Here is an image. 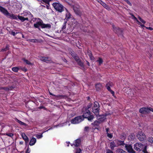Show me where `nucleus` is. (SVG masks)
<instances>
[{
  "label": "nucleus",
  "instance_id": "f257e3e1",
  "mask_svg": "<svg viewBox=\"0 0 153 153\" xmlns=\"http://www.w3.org/2000/svg\"><path fill=\"white\" fill-rule=\"evenodd\" d=\"M33 26L35 27L38 28L40 30V26H41L42 28H47L50 29L51 27V25L50 24H44L42 21L39 18L37 19L36 21V23H34Z\"/></svg>",
  "mask_w": 153,
  "mask_h": 153
},
{
  "label": "nucleus",
  "instance_id": "f03ea898",
  "mask_svg": "<svg viewBox=\"0 0 153 153\" xmlns=\"http://www.w3.org/2000/svg\"><path fill=\"white\" fill-rule=\"evenodd\" d=\"M134 149L137 151H142L144 153H148L146 151V146L141 143H137L135 144Z\"/></svg>",
  "mask_w": 153,
  "mask_h": 153
},
{
  "label": "nucleus",
  "instance_id": "7ed1b4c3",
  "mask_svg": "<svg viewBox=\"0 0 153 153\" xmlns=\"http://www.w3.org/2000/svg\"><path fill=\"white\" fill-rule=\"evenodd\" d=\"M0 11L7 17L13 19H17V16L9 13L7 9L0 6Z\"/></svg>",
  "mask_w": 153,
  "mask_h": 153
},
{
  "label": "nucleus",
  "instance_id": "20e7f679",
  "mask_svg": "<svg viewBox=\"0 0 153 153\" xmlns=\"http://www.w3.org/2000/svg\"><path fill=\"white\" fill-rule=\"evenodd\" d=\"M52 5L55 9L59 12L63 11L65 8L63 6L59 3H54Z\"/></svg>",
  "mask_w": 153,
  "mask_h": 153
},
{
  "label": "nucleus",
  "instance_id": "39448f33",
  "mask_svg": "<svg viewBox=\"0 0 153 153\" xmlns=\"http://www.w3.org/2000/svg\"><path fill=\"white\" fill-rule=\"evenodd\" d=\"M100 110V105L99 103L97 102H95L94 106L92 108V111L97 116L99 114Z\"/></svg>",
  "mask_w": 153,
  "mask_h": 153
},
{
  "label": "nucleus",
  "instance_id": "423d86ee",
  "mask_svg": "<svg viewBox=\"0 0 153 153\" xmlns=\"http://www.w3.org/2000/svg\"><path fill=\"white\" fill-rule=\"evenodd\" d=\"M150 111L153 112V108L148 107H143L140 108L139 111L140 113L143 114H148L150 112Z\"/></svg>",
  "mask_w": 153,
  "mask_h": 153
},
{
  "label": "nucleus",
  "instance_id": "0eeeda50",
  "mask_svg": "<svg viewBox=\"0 0 153 153\" xmlns=\"http://www.w3.org/2000/svg\"><path fill=\"white\" fill-rule=\"evenodd\" d=\"M112 27L113 31L117 34L118 36L121 37L123 36V30L121 29L118 27H115L114 25H112Z\"/></svg>",
  "mask_w": 153,
  "mask_h": 153
},
{
  "label": "nucleus",
  "instance_id": "6e6552de",
  "mask_svg": "<svg viewBox=\"0 0 153 153\" xmlns=\"http://www.w3.org/2000/svg\"><path fill=\"white\" fill-rule=\"evenodd\" d=\"M83 120L84 118L82 116H79L72 119L71 121V123L73 124L78 123Z\"/></svg>",
  "mask_w": 153,
  "mask_h": 153
},
{
  "label": "nucleus",
  "instance_id": "1a4fd4ad",
  "mask_svg": "<svg viewBox=\"0 0 153 153\" xmlns=\"http://www.w3.org/2000/svg\"><path fill=\"white\" fill-rule=\"evenodd\" d=\"M138 139L140 141H143L145 140L146 138L145 134L142 131H139L136 135Z\"/></svg>",
  "mask_w": 153,
  "mask_h": 153
},
{
  "label": "nucleus",
  "instance_id": "9d476101",
  "mask_svg": "<svg viewBox=\"0 0 153 153\" xmlns=\"http://www.w3.org/2000/svg\"><path fill=\"white\" fill-rule=\"evenodd\" d=\"M82 112L83 113V114L82 117L83 118L85 117H87L90 114V111L89 109H88L87 107H84L82 109Z\"/></svg>",
  "mask_w": 153,
  "mask_h": 153
},
{
  "label": "nucleus",
  "instance_id": "9b49d317",
  "mask_svg": "<svg viewBox=\"0 0 153 153\" xmlns=\"http://www.w3.org/2000/svg\"><path fill=\"white\" fill-rule=\"evenodd\" d=\"M126 149L130 153H135V152L132 149V146L129 144H125V146Z\"/></svg>",
  "mask_w": 153,
  "mask_h": 153
},
{
  "label": "nucleus",
  "instance_id": "f8f14e48",
  "mask_svg": "<svg viewBox=\"0 0 153 153\" xmlns=\"http://www.w3.org/2000/svg\"><path fill=\"white\" fill-rule=\"evenodd\" d=\"M73 10L75 14L79 16H81L83 14V12L76 6L73 7Z\"/></svg>",
  "mask_w": 153,
  "mask_h": 153
},
{
  "label": "nucleus",
  "instance_id": "ddd939ff",
  "mask_svg": "<svg viewBox=\"0 0 153 153\" xmlns=\"http://www.w3.org/2000/svg\"><path fill=\"white\" fill-rule=\"evenodd\" d=\"M22 15L25 18L27 19L28 21H29V19L32 18L33 17V15L30 12L29 13L27 12L24 13Z\"/></svg>",
  "mask_w": 153,
  "mask_h": 153
},
{
  "label": "nucleus",
  "instance_id": "4468645a",
  "mask_svg": "<svg viewBox=\"0 0 153 153\" xmlns=\"http://www.w3.org/2000/svg\"><path fill=\"white\" fill-rule=\"evenodd\" d=\"M40 59L41 60L47 63L51 61V59L48 57H46L42 56L40 57Z\"/></svg>",
  "mask_w": 153,
  "mask_h": 153
},
{
  "label": "nucleus",
  "instance_id": "2eb2a0df",
  "mask_svg": "<svg viewBox=\"0 0 153 153\" xmlns=\"http://www.w3.org/2000/svg\"><path fill=\"white\" fill-rule=\"evenodd\" d=\"M21 135L23 139L25 140L26 143H27L29 142V138L26 135L25 133H22Z\"/></svg>",
  "mask_w": 153,
  "mask_h": 153
},
{
  "label": "nucleus",
  "instance_id": "dca6fc26",
  "mask_svg": "<svg viewBox=\"0 0 153 153\" xmlns=\"http://www.w3.org/2000/svg\"><path fill=\"white\" fill-rule=\"evenodd\" d=\"M70 53L76 61L78 60V59L79 58V57L74 52H71Z\"/></svg>",
  "mask_w": 153,
  "mask_h": 153
},
{
  "label": "nucleus",
  "instance_id": "f3484780",
  "mask_svg": "<svg viewBox=\"0 0 153 153\" xmlns=\"http://www.w3.org/2000/svg\"><path fill=\"white\" fill-rule=\"evenodd\" d=\"M87 54L89 56L90 59L92 60H94V57L93 56L92 52L91 51L88 50L87 51Z\"/></svg>",
  "mask_w": 153,
  "mask_h": 153
},
{
  "label": "nucleus",
  "instance_id": "a211bd4d",
  "mask_svg": "<svg viewBox=\"0 0 153 153\" xmlns=\"http://www.w3.org/2000/svg\"><path fill=\"white\" fill-rule=\"evenodd\" d=\"M102 122L101 120H96L95 121L94 123H92L91 124L94 126H98Z\"/></svg>",
  "mask_w": 153,
  "mask_h": 153
},
{
  "label": "nucleus",
  "instance_id": "6ab92c4d",
  "mask_svg": "<svg viewBox=\"0 0 153 153\" xmlns=\"http://www.w3.org/2000/svg\"><path fill=\"white\" fill-rule=\"evenodd\" d=\"M18 19L20 20L22 22H24L25 20H28L27 19L25 18V17L22 15V16L18 15Z\"/></svg>",
  "mask_w": 153,
  "mask_h": 153
},
{
  "label": "nucleus",
  "instance_id": "aec40b11",
  "mask_svg": "<svg viewBox=\"0 0 153 153\" xmlns=\"http://www.w3.org/2000/svg\"><path fill=\"white\" fill-rule=\"evenodd\" d=\"M36 142V139L34 137H33L30 140L29 144L30 146L34 145Z\"/></svg>",
  "mask_w": 153,
  "mask_h": 153
},
{
  "label": "nucleus",
  "instance_id": "412c9836",
  "mask_svg": "<svg viewBox=\"0 0 153 153\" xmlns=\"http://www.w3.org/2000/svg\"><path fill=\"white\" fill-rule=\"evenodd\" d=\"M65 9L66 10V12H67L66 13V17H65V19H68L71 18V14L68 12V10H67V9L66 8H65Z\"/></svg>",
  "mask_w": 153,
  "mask_h": 153
},
{
  "label": "nucleus",
  "instance_id": "4be33fe9",
  "mask_svg": "<svg viewBox=\"0 0 153 153\" xmlns=\"http://www.w3.org/2000/svg\"><path fill=\"white\" fill-rule=\"evenodd\" d=\"M116 141L118 146H124L125 144L124 143V141L117 140H116Z\"/></svg>",
  "mask_w": 153,
  "mask_h": 153
},
{
  "label": "nucleus",
  "instance_id": "5701e85b",
  "mask_svg": "<svg viewBox=\"0 0 153 153\" xmlns=\"http://www.w3.org/2000/svg\"><path fill=\"white\" fill-rule=\"evenodd\" d=\"M135 138V134L134 133H131L128 137V140H133Z\"/></svg>",
  "mask_w": 153,
  "mask_h": 153
},
{
  "label": "nucleus",
  "instance_id": "b1692460",
  "mask_svg": "<svg viewBox=\"0 0 153 153\" xmlns=\"http://www.w3.org/2000/svg\"><path fill=\"white\" fill-rule=\"evenodd\" d=\"M116 146L115 144L114 141L111 142L110 143V147L112 150H113L114 147Z\"/></svg>",
  "mask_w": 153,
  "mask_h": 153
},
{
  "label": "nucleus",
  "instance_id": "393cba45",
  "mask_svg": "<svg viewBox=\"0 0 153 153\" xmlns=\"http://www.w3.org/2000/svg\"><path fill=\"white\" fill-rule=\"evenodd\" d=\"M76 61L77 62L78 64L81 67L83 68L84 67L83 63L81 61L79 58L78 60L77 61Z\"/></svg>",
  "mask_w": 153,
  "mask_h": 153
},
{
  "label": "nucleus",
  "instance_id": "a878e982",
  "mask_svg": "<svg viewBox=\"0 0 153 153\" xmlns=\"http://www.w3.org/2000/svg\"><path fill=\"white\" fill-rule=\"evenodd\" d=\"M80 142V140L78 139L75 141V143L74 144V145L76 147H78L79 146Z\"/></svg>",
  "mask_w": 153,
  "mask_h": 153
},
{
  "label": "nucleus",
  "instance_id": "bb28decb",
  "mask_svg": "<svg viewBox=\"0 0 153 153\" xmlns=\"http://www.w3.org/2000/svg\"><path fill=\"white\" fill-rule=\"evenodd\" d=\"M100 2H101V3L100 4H101L104 7L108 10H109L110 9V8L105 3L103 2L102 1Z\"/></svg>",
  "mask_w": 153,
  "mask_h": 153
},
{
  "label": "nucleus",
  "instance_id": "cd10ccee",
  "mask_svg": "<svg viewBox=\"0 0 153 153\" xmlns=\"http://www.w3.org/2000/svg\"><path fill=\"white\" fill-rule=\"evenodd\" d=\"M49 94H50L51 95L55 97H56V98H59V99H60V98H62V97H64L65 96H63V95H55L51 93L50 92H49Z\"/></svg>",
  "mask_w": 153,
  "mask_h": 153
},
{
  "label": "nucleus",
  "instance_id": "c85d7f7f",
  "mask_svg": "<svg viewBox=\"0 0 153 153\" xmlns=\"http://www.w3.org/2000/svg\"><path fill=\"white\" fill-rule=\"evenodd\" d=\"M116 153H126V152L122 149L119 148L116 150Z\"/></svg>",
  "mask_w": 153,
  "mask_h": 153
},
{
  "label": "nucleus",
  "instance_id": "c756f323",
  "mask_svg": "<svg viewBox=\"0 0 153 153\" xmlns=\"http://www.w3.org/2000/svg\"><path fill=\"white\" fill-rule=\"evenodd\" d=\"M96 88L97 90H99L102 88V86L100 83H98L96 85Z\"/></svg>",
  "mask_w": 153,
  "mask_h": 153
},
{
  "label": "nucleus",
  "instance_id": "7c9ffc66",
  "mask_svg": "<svg viewBox=\"0 0 153 153\" xmlns=\"http://www.w3.org/2000/svg\"><path fill=\"white\" fill-rule=\"evenodd\" d=\"M85 118H87L88 120L91 122L94 118V117L93 115H89L87 117H85Z\"/></svg>",
  "mask_w": 153,
  "mask_h": 153
},
{
  "label": "nucleus",
  "instance_id": "2f4dec72",
  "mask_svg": "<svg viewBox=\"0 0 153 153\" xmlns=\"http://www.w3.org/2000/svg\"><path fill=\"white\" fill-rule=\"evenodd\" d=\"M16 122H18L21 125H22L25 126H26L27 125L26 123L20 121V120H19L17 119H16Z\"/></svg>",
  "mask_w": 153,
  "mask_h": 153
},
{
  "label": "nucleus",
  "instance_id": "473e14b6",
  "mask_svg": "<svg viewBox=\"0 0 153 153\" xmlns=\"http://www.w3.org/2000/svg\"><path fill=\"white\" fill-rule=\"evenodd\" d=\"M23 61L26 63V64L30 65H32V64L27 60L26 59H23Z\"/></svg>",
  "mask_w": 153,
  "mask_h": 153
},
{
  "label": "nucleus",
  "instance_id": "72a5a7b5",
  "mask_svg": "<svg viewBox=\"0 0 153 153\" xmlns=\"http://www.w3.org/2000/svg\"><path fill=\"white\" fill-rule=\"evenodd\" d=\"M106 87L107 89V90L108 91H110L111 92V93L112 94H114V92L111 90L110 88V86H109V85L106 84Z\"/></svg>",
  "mask_w": 153,
  "mask_h": 153
},
{
  "label": "nucleus",
  "instance_id": "f704fd0d",
  "mask_svg": "<svg viewBox=\"0 0 153 153\" xmlns=\"http://www.w3.org/2000/svg\"><path fill=\"white\" fill-rule=\"evenodd\" d=\"M120 139L122 140H125L126 138V134H122L120 135Z\"/></svg>",
  "mask_w": 153,
  "mask_h": 153
},
{
  "label": "nucleus",
  "instance_id": "c9c22d12",
  "mask_svg": "<svg viewBox=\"0 0 153 153\" xmlns=\"http://www.w3.org/2000/svg\"><path fill=\"white\" fill-rule=\"evenodd\" d=\"M9 33L10 34L12 35L13 36H15L16 35V34L17 33H18L19 32H16L15 33L14 31H9Z\"/></svg>",
  "mask_w": 153,
  "mask_h": 153
},
{
  "label": "nucleus",
  "instance_id": "e433bc0d",
  "mask_svg": "<svg viewBox=\"0 0 153 153\" xmlns=\"http://www.w3.org/2000/svg\"><path fill=\"white\" fill-rule=\"evenodd\" d=\"M19 70V68L17 67H14L12 68V70L15 72H17Z\"/></svg>",
  "mask_w": 153,
  "mask_h": 153
},
{
  "label": "nucleus",
  "instance_id": "4c0bfd02",
  "mask_svg": "<svg viewBox=\"0 0 153 153\" xmlns=\"http://www.w3.org/2000/svg\"><path fill=\"white\" fill-rule=\"evenodd\" d=\"M97 61L99 63V65H100L103 62V60L102 59L100 58H99V59Z\"/></svg>",
  "mask_w": 153,
  "mask_h": 153
},
{
  "label": "nucleus",
  "instance_id": "58836bf2",
  "mask_svg": "<svg viewBox=\"0 0 153 153\" xmlns=\"http://www.w3.org/2000/svg\"><path fill=\"white\" fill-rule=\"evenodd\" d=\"M148 140L149 142H150L151 143H153V137H149L148 138Z\"/></svg>",
  "mask_w": 153,
  "mask_h": 153
},
{
  "label": "nucleus",
  "instance_id": "ea45409f",
  "mask_svg": "<svg viewBox=\"0 0 153 153\" xmlns=\"http://www.w3.org/2000/svg\"><path fill=\"white\" fill-rule=\"evenodd\" d=\"M138 18L143 23L145 24L146 23V22L142 19L140 16H138Z\"/></svg>",
  "mask_w": 153,
  "mask_h": 153
},
{
  "label": "nucleus",
  "instance_id": "a19ab883",
  "mask_svg": "<svg viewBox=\"0 0 153 153\" xmlns=\"http://www.w3.org/2000/svg\"><path fill=\"white\" fill-rule=\"evenodd\" d=\"M36 136L38 139L41 138L42 137V134H36Z\"/></svg>",
  "mask_w": 153,
  "mask_h": 153
},
{
  "label": "nucleus",
  "instance_id": "79ce46f5",
  "mask_svg": "<svg viewBox=\"0 0 153 153\" xmlns=\"http://www.w3.org/2000/svg\"><path fill=\"white\" fill-rule=\"evenodd\" d=\"M67 22V21H65L63 25V27H62V29L64 30L65 29L66 27V23Z\"/></svg>",
  "mask_w": 153,
  "mask_h": 153
},
{
  "label": "nucleus",
  "instance_id": "37998d69",
  "mask_svg": "<svg viewBox=\"0 0 153 153\" xmlns=\"http://www.w3.org/2000/svg\"><path fill=\"white\" fill-rule=\"evenodd\" d=\"M31 42H38V40L36 39H31L30 41Z\"/></svg>",
  "mask_w": 153,
  "mask_h": 153
},
{
  "label": "nucleus",
  "instance_id": "c03bdc74",
  "mask_svg": "<svg viewBox=\"0 0 153 153\" xmlns=\"http://www.w3.org/2000/svg\"><path fill=\"white\" fill-rule=\"evenodd\" d=\"M8 46L7 45L6 48H4L2 49L1 50V51H7L8 49Z\"/></svg>",
  "mask_w": 153,
  "mask_h": 153
},
{
  "label": "nucleus",
  "instance_id": "a18cd8bd",
  "mask_svg": "<svg viewBox=\"0 0 153 153\" xmlns=\"http://www.w3.org/2000/svg\"><path fill=\"white\" fill-rule=\"evenodd\" d=\"M89 128L88 126H86L85 127L84 129V131H85L87 132L89 131Z\"/></svg>",
  "mask_w": 153,
  "mask_h": 153
},
{
  "label": "nucleus",
  "instance_id": "49530a36",
  "mask_svg": "<svg viewBox=\"0 0 153 153\" xmlns=\"http://www.w3.org/2000/svg\"><path fill=\"white\" fill-rule=\"evenodd\" d=\"M92 106V103H89L88 105H87V107H87L88 109H89V108H90Z\"/></svg>",
  "mask_w": 153,
  "mask_h": 153
},
{
  "label": "nucleus",
  "instance_id": "de8ad7c7",
  "mask_svg": "<svg viewBox=\"0 0 153 153\" xmlns=\"http://www.w3.org/2000/svg\"><path fill=\"white\" fill-rule=\"evenodd\" d=\"M125 1L126 2V3L129 4L130 6H132V4L128 0H123Z\"/></svg>",
  "mask_w": 153,
  "mask_h": 153
},
{
  "label": "nucleus",
  "instance_id": "09e8293b",
  "mask_svg": "<svg viewBox=\"0 0 153 153\" xmlns=\"http://www.w3.org/2000/svg\"><path fill=\"white\" fill-rule=\"evenodd\" d=\"M107 136L110 138H111L113 137V135L111 134H109L108 133H107Z\"/></svg>",
  "mask_w": 153,
  "mask_h": 153
},
{
  "label": "nucleus",
  "instance_id": "8fccbe9b",
  "mask_svg": "<svg viewBox=\"0 0 153 153\" xmlns=\"http://www.w3.org/2000/svg\"><path fill=\"white\" fill-rule=\"evenodd\" d=\"M106 153H114L112 151L108 149H107L106 150Z\"/></svg>",
  "mask_w": 153,
  "mask_h": 153
},
{
  "label": "nucleus",
  "instance_id": "3c124183",
  "mask_svg": "<svg viewBox=\"0 0 153 153\" xmlns=\"http://www.w3.org/2000/svg\"><path fill=\"white\" fill-rule=\"evenodd\" d=\"M81 150L80 148H77L76 153H81Z\"/></svg>",
  "mask_w": 153,
  "mask_h": 153
},
{
  "label": "nucleus",
  "instance_id": "603ef678",
  "mask_svg": "<svg viewBox=\"0 0 153 153\" xmlns=\"http://www.w3.org/2000/svg\"><path fill=\"white\" fill-rule=\"evenodd\" d=\"M6 135L11 137L13 136V134L12 133H7Z\"/></svg>",
  "mask_w": 153,
  "mask_h": 153
},
{
  "label": "nucleus",
  "instance_id": "864d4df0",
  "mask_svg": "<svg viewBox=\"0 0 153 153\" xmlns=\"http://www.w3.org/2000/svg\"><path fill=\"white\" fill-rule=\"evenodd\" d=\"M107 85H109V86H112L113 85V84L111 82H108L107 84Z\"/></svg>",
  "mask_w": 153,
  "mask_h": 153
},
{
  "label": "nucleus",
  "instance_id": "5fc2aeb1",
  "mask_svg": "<svg viewBox=\"0 0 153 153\" xmlns=\"http://www.w3.org/2000/svg\"><path fill=\"white\" fill-rule=\"evenodd\" d=\"M30 150L29 147L27 148V150L26 151V153H30Z\"/></svg>",
  "mask_w": 153,
  "mask_h": 153
},
{
  "label": "nucleus",
  "instance_id": "6e6d98bb",
  "mask_svg": "<svg viewBox=\"0 0 153 153\" xmlns=\"http://www.w3.org/2000/svg\"><path fill=\"white\" fill-rule=\"evenodd\" d=\"M22 70L25 72H26L27 71V69L25 68H22Z\"/></svg>",
  "mask_w": 153,
  "mask_h": 153
},
{
  "label": "nucleus",
  "instance_id": "4d7b16f0",
  "mask_svg": "<svg viewBox=\"0 0 153 153\" xmlns=\"http://www.w3.org/2000/svg\"><path fill=\"white\" fill-rule=\"evenodd\" d=\"M8 88L9 90H11L13 88V87L12 86H9V87H8Z\"/></svg>",
  "mask_w": 153,
  "mask_h": 153
},
{
  "label": "nucleus",
  "instance_id": "13d9d810",
  "mask_svg": "<svg viewBox=\"0 0 153 153\" xmlns=\"http://www.w3.org/2000/svg\"><path fill=\"white\" fill-rule=\"evenodd\" d=\"M3 89L6 91L9 90L8 87L4 88H3Z\"/></svg>",
  "mask_w": 153,
  "mask_h": 153
},
{
  "label": "nucleus",
  "instance_id": "bf43d9fd",
  "mask_svg": "<svg viewBox=\"0 0 153 153\" xmlns=\"http://www.w3.org/2000/svg\"><path fill=\"white\" fill-rule=\"evenodd\" d=\"M45 2H46V3L50 1H51V0H44Z\"/></svg>",
  "mask_w": 153,
  "mask_h": 153
},
{
  "label": "nucleus",
  "instance_id": "052dcab7",
  "mask_svg": "<svg viewBox=\"0 0 153 153\" xmlns=\"http://www.w3.org/2000/svg\"><path fill=\"white\" fill-rule=\"evenodd\" d=\"M148 29L149 30H153V29L151 27H148Z\"/></svg>",
  "mask_w": 153,
  "mask_h": 153
},
{
  "label": "nucleus",
  "instance_id": "680f3d73",
  "mask_svg": "<svg viewBox=\"0 0 153 153\" xmlns=\"http://www.w3.org/2000/svg\"><path fill=\"white\" fill-rule=\"evenodd\" d=\"M86 63L87 64V65L88 66H89L90 65V63L88 62V61H86Z\"/></svg>",
  "mask_w": 153,
  "mask_h": 153
},
{
  "label": "nucleus",
  "instance_id": "e2e57ef3",
  "mask_svg": "<svg viewBox=\"0 0 153 153\" xmlns=\"http://www.w3.org/2000/svg\"><path fill=\"white\" fill-rule=\"evenodd\" d=\"M110 114H110V113H109V114H108V113H105V116H108V115H109Z\"/></svg>",
  "mask_w": 153,
  "mask_h": 153
},
{
  "label": "nucleus",
  "instance_id": "0e129e2a",
  "mask_svg": "<svg viewBox=\"0 0 153 153\" xmlns=\"http://www.w3.org/2000/svg\"><path fill=\"white\" fill-rule=\"evenodd\" d=\"M96 0L100 4L101 3V2L100 1H102L101 0Z\"/></svg>",
  "mask_w": 153,
  "mask_h": 153
},
{
  "label": "nucleus",
  "instance_id": "69168bd1",
  "mask_svg": "<svg viewBox=\"0 0 153 153\" xmlns=\"http://www.w3.org/2000/svg\"><path fill=\"white\" fill-rule=\"evenodd\" d=\"M140 25L142 27H145L144 25L142 24L141 23Z\"/></svg>",
  "mask_w": 153,
  "mask_h": 153
},
{
  "label": "nucleus",
  "instance_id": "338daca9",
  "mask_svg": "<svg viewBox=\"0 0 153 153\" xmlns=\"http://www.w3.org/2000/svg\"><path fill=\"white\" fill-rule=\"evenodd\" d=\"M137 22H138V24L140 25L141 23L139 22L138 20H137Z\"/></svg>",
  "mask_w": 153,
  "mask_h": 153
},
{
  "label": "nucleus",
  "instance_id": "774afa93",
  "mask_svg": "<svg viewBox=\"0 0 153 153\" xmlns=\"http://www.w3.org/2000/svg\"><path fill=\"white\" fill-rule=\"evenodd\" d=\"M109 131V128H107L106 129V131L107 132V133H108V131Z\"/></svg>",
  "mask_w": 153,
  "mask_h": 153
}]
</instances>
